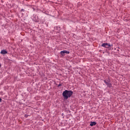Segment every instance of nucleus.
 Here are the masks:
<instances>
[{"label": "nucleus", "instance_id": "f257e3e1", "mask_svg": "<svg viewBox=\"0 0 130 130\" xmlns=\"http://www.w3.org/2000/svg\"><path fill=\"white\" fill-rule=\"evenodd\" d=\"M73 94V91L66 90L63 92L62 96L65 100H68V99L70 98Z\"/></svg>", "mask_w": 130, "mask_h": 130}, {"label": "nucleus", "instance_id": "0eeeda50", "mask_svg": "<svg viewBox=\"0 0 130 130\" xmlns=\"http://www.w3.org/2000/svg\"><path fill=\"white\" fill-rule=\"evenodd\" d=\"M102 46H103V47H106V43H103L102 45Z\"/></svg>", "mask_w": 130, "mask_h": 130}, {"label": "nucleus", "instance_id": "f8f14e48", "mask_svg": "<svg viewBox=\"0 0 130 130\" xmlns=\"http://www.w3.org/2000/svg\"><path fill=\"white\" fill-rule=\"evenodd\" d=\"M1 67H2V65L0 64V68H1Z\"/></svg>", "mask_w": 130, "mask_h": 130}, {"label": "nucleus", "instance_id": "f03ea898", "mask_svg": "<svg viewBox=\"0 0 130 130\" xmlns=\"http://www.w3.org/2000/svg\"><path fill=\"white\" fill-rule=\"evenodd\" d=\"M104 82L106 83V85H107V87H109V88H111V87H112V84L110 83V79H109L107 81H106V80H104Z\"/></svg>", "mask_w": 130, "mask_h": 130}, {"label": "nucleus", "instance_id": "9b49d317", "mask_svg": "<svg viewBox=\"0 0 130 130\" xmlns=\"http://www.w3.org/2000/svg\"><path fill=\"white\" fill-rule=\"evenodd\" d=\"M27 115H25V117H27Z\"/></svg>", "mask_w": 130, "mask_h": 130}, {"label": "nucleus", "instance_id": "20e7f679", "mask_svg": "<svg viewBox=\"0 0 130 130\" xmlns=\"http://www.w3.org/2000/svg\"><path fill=\"white\" fill-rule=\"evenodd\" d=\"M1 53V54H7V53H8V51H6V50H2Z\"/></svg>", "mask_w": 130, "mask_h": 130}, {"label": "nucleus", "instance_id": "423d86ee", "mask_svg": "<svg viewBox=\"0 0 130 130\" xmlns=\"http://www.w3.org/2000/svg\"><path fill=\"white\" fill-rule=\"evenodd\" d=\"M96 122L93 121V122H90V126H93L94 125H96Z\"/></svg>", "mask_w": 130, "mask_h": 130}, {"label": "nucleus", "instance_id": "9d476101", "mask_svg": "<svg viewBox=\"0 0 130 130\" xmlns=\"http://www.w3.org/2000/svg\"><path fill=\"white\" fill-rule=\"evenodd\" d=\"M0 102H2V98H0Z\"/></svg>", "mask_w": 130, "mask_h": 130}, {"label": "nucleus", "instance_id": "1a4fd4ad", "mask_svg": "<svg viewBox=\"0 0 130 130\" xmlns=\"http://www.w3.org/2000/svg\"><path fill=\"white\" fill-rule=\"evenodd\" d=\"M61 84H59L58 85V87H60V86H61Z\"/></svg>", "mask_w": 130, "mask_h": 130}, {"label": "nucleus", "instance_id": "7ed1b4c3", "mask_svg": "<svg viewBox=\"0 0 130 130\" xmlns=\"http://www.w3.org/2000/svg\"><path fill=\"white\" fill-rule=\"evenodd\" d=\"M66 53H67V54H70V51H67V50H63L60 52V54L62 55V56H64V55H66Z\"/></svg>", "mask_w": 130, "mask_h": 130}, {"label": "nucleus", "instance_id": "39448f33", "mask_svg": "<svg viewBox=\"0 0 130 130\" xmlns=\"http://www.w3.org/2000/svg\"><path fill=\"white\" fill-rule=\"evenodd\" d=\"M113 45L112 44L110 45V44L106 43V48H109V47H111V46H113Z\"/></svg>", "mask_w": 130, "mask_h": 130}, {"label": "nucleus", "instance_id": "6e6552de", "mask_svg": "<svg viewBox=\"0 0 130 130\" xmlns=\"http://www.w3.org/2000/svg\"><path fill=\"white\" fill-rule=\"evenodd\" d=\"M21 12H25V10H24L23 9H21Z\"/></svg>", "mask_w": 130, "mask_h": 130}]
</instances>
